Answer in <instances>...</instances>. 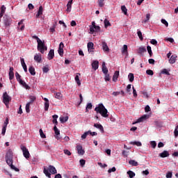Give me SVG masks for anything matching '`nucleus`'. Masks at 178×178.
Here are the masks:
<instances>
[{
  "label": "nucleus",
  "mask_w": 178,
  "mask_h": 178,
  "mask_svg": "<svg viewBox=\"0 0 178 178\" xmlns=\"http://www.w3.org/2000/svg\"><path fill=\"white\" fill-rule=\"evenodd\" d=\"M95 111L97 113L101 114L103 118H108V110L104 106V104H99V105L95 107Z\"/></svg>",
  "instance_id": "nucleus-1"
},
{
  "label": "nucleus",
  "mask_w": 178,
  "mask_h": 178,
  "mask_svg": "<svg viewBox=\"0 0 178 178\" xmlns=\"http://www.w3.org/2000/svg\"><path fill=\"white\" fill-rule=\"evenodd\" d=\"M44 173L47 177L51 178V173L52 175H56L57 173V170L54 166L49 165L48 169H46L45 168H44Z\"/></svg>",
  "instance_id": "nucleus-2"
},
{
  "label": "nucleus",
  "mask_w": 178,
  "mask_h": 178,
  "mask_svg": "<svg viewBox=\"0 0 178 178\" xmlns=\"http://www.w3.org/2000/svg\"><path fill=\"white\" fill-rule=\"evenodd\" d=\"M11 100V97L8 95L7 92H5L3 94V103L6 105V108H9V103Z\"/></svg>",
  "instance_id": "nucleus-3"
},
{
  "label": "nucleus",
  "mask_w": 178,
  "mask_h": 178,
  "mask_svg": "<svg viewBox=\"0 0 178 178\" xmlns=\"http://www.w3.org/2000/svg\"><path fill=\"white\" fill-rule=\"evenodd\" d=\"M47 50V47L45 46V43L43 40H41L38 43V51H40L41 54H44L45 51Z\"/></svg>",
  "instance_id": "nucleus-4"
},
{
  "label": "nucleus",
  "mask_w": 178,
  "mask_h": 178,
  "mask_svg": "<svg viewBox=\"0 0 178 178\" xmlns=\"http://www.w3.org/2000/svg\"><path fill=\"white\" fill-rule=\"evenodd\" d=\"M6 161L7 165L10 166L11 169H15V166L13 165V157L11 156L6 157Z\"/></svg>",
  "instance_id": "nucleus-5"
},
{
  "label": "nucleus",
  "mask_w": 178,
  "mask_h": 178,
  "mask_svg": "<svg viewBox=\"0 0 178 178\" xmlns=\"http://www.w3.org/2000/svg\"><path fill=\"white\" fill-rule=\"evenodd\" d=\"M12 19L11 18H8V17H6L3 19V24L5 26L6 28H8L10 26V25L12 24Z\"/></svg>",
  "instance_id": "nucleus-6"
},
{
  "label": "nucleus",
  "mask_w": 178,
  "mask_h": 178,
  "mask_svg": "<svg viewBox=\"0 0 178 178\" xmlns=\"http://www.w3.org/2000/svg\"><path fill=\"white\" fill-rule=\"evenodd\" d=\"M76 150H77V153L79 155H84L85 154V150L83 149V146L81 145H76Z\"/></svg>",
  "instance_id": "nucleus-7"
},
{
  "label": "nucleus",
  "mask_w": 178,
  "mask_h": 178,
  "mask_svg": "<svg viewBox=\"0 0 178 178\" xmlns=\"http://www.w3.org/2000/svg\"><path fill=\"white\" fill-rule=\"evenodd\" d=\"M94 43L92 42H88V44H87V47H88V51L89 53L93 52V49H94Z\"/></svg>",
  "instance_id": "nucleus-8"
},
{
  "label": "nucleus",
  "mask_w": 178,
  "mask_h": 178,
  "mask_svg": "<svg viewBox=\"0 0 178 178\" xmlns=\"http://www.w3.org/2000/svg\"><path fill=\"white\" fill-rule=\"evenodd\" d=\"M21 149L23 152L24 156H29L30 154L29 149L25 146H21Z\"/></svg>",
  "instance_id": "nucleus-9"
},
{
  "label": "nucleus",
  "mask_w": 178,
  "mask_h": 178,
  "mask_svg": "<svg viewBox=\"0 0 178 178\" xmlns=\"http://www.w3.org/2000/svg\"><path fill=\"white\" fill-rule=\"evenodd\" d=\"M147 118H148V115H142V117H140V118H138V120H136V121L135 122H134L133 124H138V123L143 122Z\"/></svg>",
  "instance_id": "nucleus-10"
},
{
  "label": "nucleus",
  "mask_w": 178,
  "mask_h": 178,
  "mask_svg": "<svg viewBox=\"0 0 178 178\" xmlns=\"http://www.w3.org/2000/svg\"><path fill=\"white\" fill-rule=\"evenodd\" d=\"M63 48H64V43L63 42H61L60 43L59 49H58V54H60V56H63V54H64Z\"/></svg>",
  "instance_id": "nucleus-11"
},
{
  "label": "nucleus",
  "mask_w": 178,
  "mask_h": 178,
  "mask_svg": "<svg viewBox=\"0 0 178 178\" xmlns=\"http://www.w3.org/2000/svg\"><path fill=\"white\" fill-rule=\"evenodd\" d=\"M54 130L55 134H56L55 138H56L57 140H60V139L61 138V137H60V131H59V129L57 128L56 126H55V127H54Z\"/></svg>",
  "instance_id": "nucleus-12"
},
{
  "label": "nucleus",
  "mask_w": 178,
  "mask_h": 178,
  "mask_svg": "<svg viewBox=\"0 0 178 178\" xmlns=\"http://www.w3.org/2000/svg\"><path fill=\"white\" fill-rule=\"evenodd\" d=\"M99 67V62L98 60H94L92 63V68L94 70H97L98 69V67Z\"/></svg>",
  "instance_id": "nucleus-13"
},
{
  "label": "nucleus",
  "mask_w": 178,
  "mask_h": 178,
  "mask_svg": "<svg viewBox=\"0 0 178 178\" xmlns=\"http://www.w3.org/2000/svg\"><path fill=\"white\" fill-rule=\"evenodd\" d=\"M19 83L26 90H30L31 88L29 87V85H27V83H26V82H24V81H23L22 79L20 80V81L19 82Z\"/></svg>",
  "instance_id": "nucleus-14"
},
{
  "label": "nucleus",
  "mask_w": 178,
  "mask_h": 178,
  "mask_svg": "<svg viewBox=\"0 0 178 178\" xmlns=\"http://www.w3.org/2000/svg\"><path fill=\"white\" fill-rule=\"evenodd\" d=\"M102 49L104 52L109 51V48L108 47L107 43H106V42H102Z\"/></svg>",
  "instance_id": "nucleus-15"
},
{
  "label": "nucleus",
  "mask_w": 178,
  "mask_h": 178,
  "mask_svg": "<svg viewBox=\"0 0 178 178\" xmlns=\"http://www.w3.org/2000/svg\"><path fill=\"white\" fill-rule=\"evenodd\" d=\"M73 0H70L67 3V13H70L72 10Z\"/></svg>",
  "instance_id": "nucleus-16"
},
{
  "label": "nucleus",
  "mask_w": 178,
  "mask_h": 178,
  "mask_svg": "<svg viewBox=\"0 0 178 178\" xmlns=\"http://www.w3.org/2000/svg\"><path fill=\"white\" fill-rule=\"evenodd\" d=\"M79 75H81V74L77 73L76 75L74 77V80H75L76 84L78 85V86H81V81L79 79Z\"/></svg>",
  "instance_id": "nucleus-17"
},
{
  "label": "nucleus",
  "mask_w": 178,
  "mask_h": 178,
  "mask_svg": "<svg viewBox=\"0 0 178 178\" xmlns=\"http://www.w3.org/2000/svg\"><path fill=\"white\" fill-rule=\"evenodd\" d=\"M177 58V56L176 55H172L170 59H169V63L170 64H174L175 63H176V58Z\"/></svg>",
  "instance_id": "nucleus-18"
},
{
  "label": "nucleus",
  "mask_w": 178,
  "mask_h": 178,
  "mask_svg": "<svg viewBox=\"0 0 178 178\" xmlns=\"http://www.w3.org/2000/svg\"><path fill=\"white\" fill-rule=\"evenodd\" d=\"M119 75H120V72L119 71H115V74L113 76V81H115H115H118V79L119 77Z\"/></svg>",
  "instance_id": "nucleus-19"
},
{
  "label": "nucleus",
  "mask_w": 178,
  "mask_h": 178,
  "mask_svg": "<svg viewBox=\"0 0 178 178\" xmlns=\"http://www.w3.org/2000/svg\"><path fill=\"white\" fill-rule=\"evenodd\" d=\"M54 58V50L51 49L49 54H48V59L52 60Z\"/></svg>",
  "instance_id": "nucleus-20"
},
{
  "label": "nucleus",
  "mask_w": 178,
  "mask_h": 178,
  "mask_svg": "<svg viewBox=\"0 0 178 178\" xmlns=\"http://www.w3.org/2000/svg\"><path fill=\"white\" fill-rule=\"evenodd\" d=\"M34 60L38 62V63H40L42 60V56L39 54H36L34 56Z\"/></svg>",
  "instance_id": "nucleus-21"
},
{
  "label": "nucleus",
  "mask_w": 178,
  "mask_h": 178,
  "mask_svg": "<svg viewBox=\"0 0 178 178\" xmlns=\"http://www.w3.org/2000/svg\"><path fill=\"white\" fill-rule=\"evenodd\" d=\"M129 164L133 167H137L138 166V163L135 160H130L129 162Z\"/></svg>",
  "instance_id": "nucleus-22"
},
{
  "label": "nucleus",
  "mask_w": 178,
  "mask_h": 178,
  "mask_svg": "<svg viewBox=\"0 0 178 178\" xmlns=\"http://www.w3.org/2000/svg\"><path fill=\"white\" fill-rule=\"evenodd\" d=\"M102 72H103V73H104V74H106V73H108V72L107 67H106V63H105V62H104V63H102Z\"/></svg>",
  "instance_id": "nucleus-23"
},
{
  "label": "nucleus",
  "mask_w": 178,
  "mask_h": 178,
  "mask_svg": "<svg viewBox=\"0 0 178 178\" xmlns=\"http://www.w3.org/2000/svg\"><path fill=\"white\" fill-rule=\"evenodd\" d=\"M94 127L97 129H99L102 133H104V127L99 124H95Z\"/></svg>",
  "instance_id": "nucleus-24"
},
{
  "label": "nucleus",
  "mask_w": 178,
  "mask_h": 178,
  "mask_svg": "<svg viewBox=\"0 0 178 178\" xmlns=\"http://www.w3.org/2000/svg\"><path fill=\"white\" fill-rule=\"evenodd\" d=\"M147 50H146V48L145 47H139V49H138V54H143Z\"/></svg>",
  "instance_id": "nucleus-25"
},
{
  "label": "nucleus",
  "mask_w": 178,
  "mask_h": 178,
  "mask_svg": "<svg viewBox=\"0 0 178 178\" xmlns=\"http://www.w3.org/2000/svg\"><path fill=\"white\" fill-rule=\"evenodd\" d=\"M42 10H43L42 6H40L39 7V10H38V14L36 15V18H38L40 15H42Z\"/></svg>",
  "instance_id": "nucleus-26"
},
{
  "label": "nucleus",
  "mask_w": 178,
  "mask_h": 178,
  "mask_svg": "<svg viewBox=\"0 0 178 178\" xmlns=\"http://www.w3.org/2000/svg\"><path fill=\"white\" fill-rule=\"evenodd\" d=\"M92 108V103H88L86 106V112H88L89 110H91Z\"/></svg>",
  "instance_id": "nucleus-27"
},
{
  "label": "nucleus",
  "mask_w": 178,
  "mask_h": 178,
  "mask_svg": "<svg viewBox=\"0 0 178 178\" xmlns=\"http://www.w3.org/2000/svg\"><path fill=\"white\" fill-rule=\"evenodd\" d=\"M58 118V115H57L56 114L53 115V123L55 124V126L58 125V121H57Z\"/></svg>",
  "instance_id": "nucleus-28"
},
{
  "label": "nucleus",
  "mask_w": 178,
  "mask_h": 178,
  "mask_svg": "<svg viewBox=\"0 0 178 178\" xmlns=\"http://www.w3.org/2000/svg\"><path fill=\"white\" fill-rule=\"evenodd\" d=\"M159 156H170L169 152L165 150L159 154Z\"/></svg>",
  "instance_id": "nucleus-29"
},
{
  "label": "nucleus",
  "mask_w": 178,
  "mask_h": 178,
  "mask_svg": "<svg viewBox=\"0 0 178 178\" xmlns=\"http://www.w3.org/2000/svg\"><path fill=\"white\" fill-rule=\"evenodd\" d=\"M69 119V117H60V122H61V123H65L66 122H67Z\"/></svg>",
  "instance_id": "nucleus-30"
},
{
  "label": "nucleus",
  "mask_w": 178,
  "mask_h": 178,
  "mask_svg": "<svg viewBox=\"0 0 178 178\" xmlns=\"http://www.w3.org/2000/svg\"><path fill=\"white\" fill-rule=\"evenodd\" d=\"M127 175L129 176V178H134L136 176V173L131 170H129Z\"/></svg>",
  "instance_id": "nucleus-31"
},
{
  "label": "nucleus",
  "mask_w": 178,
  "mask_h": 178,
  "mask_svg": "<svg viewBox=\"0 0 178 178\" xmlns=\"http://www.w3.org/2000/svg\"><path fill=\"white\" fill-rule=\"evenodd\" d=\"M29 71L31 73V75H35V68L33 66H30L29 68Z\"/></svg>",
  "instance_id": "nucleus-32"
},
{
  "label": "nucleus",
  "mask_w": 178,
  "mask_h": 178,
  "mask_svg": "<svg viewBox=\"0 0 178 178\" xmlns=\"http://www.w3.org/2000/svg\"><path fill=\"white\" fill-rule=\"evenodd\" d=\"M104 27L107 29L108 26H111V24L109 22V21L107 19H104Z\"/></svg>",
  "instance_id": "nucleus-33"
},
{
  "label": "nucleus",
  "mask_w": 178,
  "mask_h": 178,
  "mask_svg": "<svg viewBox=\"0 0 178 178\" xmlns=\"http://www.w3.org/2000/svg\"><path fill=\"white\" fill-rule=\"evenodd\" d=\"M121 10H122V13L124 14V15H127V8H126L125 6H122Z\"/></svg>",
  "instance_id": "nucleus-34"
},
{
  "label": "nucleus",
  "mask_w": 178,
  "mask_h": 178,
  "mask_svg": "<svg viewBox=\"0 0 178 178\" xmlns=\"http://www.w3.org/2000/svg\"><path fill=\"white\" fill-rule=\"evenodd\" d=\"M130 144L131 145H136L138 147L142 146V143L140 142H139V141L131 142Z\"/></svg>",
  "instance_id": "nucleus-35"
},
{
  "label": "nucleus",
  "mask_w": 178,
  "mask_h": 178,
  "mask_svg": "<svg viewBox=\"0 0 178 178\" xmlns=\"http://www.w3.org/2000/svg\"><path fill=\"white\" fill-rule=\"evenodd\" d=\"M86 161L85 159H80L79 163L81 168H84L86 165Z\"/></svg>",
  "instance_id": "nucleus-36"
},
{
  "label": "nucleus",
  "mask_w": 178,
  "mask_h": 178,
  "mask_svg": "<svg viewBox=\"0 0 178 178\" xmlns=\"http://www.w3.org/2000/svg\"><path fill=\"white\" fill-rule=\"evenodd\" d=\"M138 37H139V39L140 41H143V33L140 30H138Z\"/></svg>",
  "instance_id": "nucleus-37"
},
{
  "label": "nucleus",
  "mask_w": 178,
  "mask_h": 178,
  "mask_svg": "<svg viewBox=\"0 0 178 178\" xmlns=\"http://www.w3.org/2000/svg\"><path fill=\"white\" fill-rule=\"evenodd\" d=\"M147 52L149 54V57H152V54H153L152 51V47H149V46H147Z\"/></svg>",
  "instance_id": "nucleus-38"
},
{
  "label": "nucleus",
  "mask_w": 178,
  "mask_h": 178,
  "mask_svg": "<svg viewBox=\"0 0 178 178\" xmlns=\"http://www.w3.org/2000/svg\"><path fill=\"white\" fill-rule=\"evenodd\" d=\"M129 81L131 82V83H133V81H134V74H132V73H130L129 74Z\"/></svg>",
  "instance_id": "nucleus-39"
},
{
  "label": "nucleus",
  "mask_w": 178,
  "mask_h": 178,
  "mask_svg": "<svg viewBox=\"0 0 178 178\" xmlns=\"http://www.w3.org/2000/svg\"><path fill=\"white\" fill-rule=\"evenodd\" d=\"M104 1L105 0H98V4L99 8L104 7V5H105V3H104Z\"/></svg>",
  "instance_id": "nucleus-40"
},
{
  "label": "nucleus",
  "mask_w": 178,
  "mask_h": 178,
  "mask_svg": "<svg viewBox=\"0 0 178 178\" xmlns=\"http://www.w3.org/2000/svg\"><path fill=\"white\" fill-rule=\"evenodd\" d=\"M14 153L13 152V150L9 149L8 150L7 153H6V156H13Z\"/></svg>",
  "instance_id": "nucleus-41"
},
{
  "label": "nucleus",
  "mask_w": 178,
  "mask_h": 178,
  "mask_svg": "<svg viewBox=\"0 0 178 178\" xmlns=\"http://www.w3.org/2000/svg\"><path fill=\"white\" fill-rule=\"evenodd\" d=\"M15 77L17 79V81L19 83L20 80H22L21 79L22 76L19 74V72L15 73Z\"/></svg>",
  "instance_id": "nucleus-42"
},
{
  "label": "nucleus",
  "mask_w": 178,
  "mask_h": 178,
  "mask_svg": "<svg viewBox=\"0 0 178 178\" xmlns=\"http://www.w3.org/2000/svg\"><path fill=\"white\" fill-rule=\"evenodd\" d=\"M140 93L143 95L144 97L149 98L148 92L146 90H143L140 92Z\"/></svg>",
  "instance_id": "nucleus-43"
},
{
  "label": "nucleus",
  "mask_w": 178,
  "mask_h": 178,
  "mask_svg": "<svg viewBox=\"0 0 178 178\" xmlns=\"http://www.w3.org/2000/svg\"><path fill=\"white\" fill-rule=\"evenodd\" d=\"M8 75H9V79L13 80V79L15 77V73L12 72H9Z\"/></svg>",
  "instance_id": "nucleus-44"
},
{
  "label": "nucleus",
  "mask_w": 178,
  "mask_h": 178,
  "mask_svg": "<svg viewBox=\"0 0 178 178\" xmlns=\"http://www.w3.org/2000/svg\"><path fill=\"white\" fill-rule=\"evenodd\" d=\"M29 99H30L29 103L33 104L35 101L36 97L35 96L31 95V96L29 97Z\"/></svg>",
  "instance_id": "nucleus-45"
},
{
  "label": "nucleus",
  "mask_w": 178,
  "mask_h": 178,
  "mask_svg": "<svg viewBox=\"0 0 178 178\" xmlns=\"http://www.w3.org/2000/svg\"><path fill=\"white\" fill-rule=\"evenodd\" d=\"M161 23L164 24L166 27L169 26V23L165 19H161Z\"/></svg>",
  "instance_id": "nucleus-46"
},
{
  "label": "nucleus",
  "mask_w": 178,
  "mask_h": 178,
  "mask_svg": "<svg viewBox=\"0 0 178 178\" xmlns=\"http://www.w3.org/2000/svg\"><path fill=\"white\" fill-rule=\"evenodd\" d=\"M63 97V95L60 92L56 93V98L58 99H61Z\"/></svg>",
  "instance_id": "nucleus-47"
},
{
  "label": "nucleus",
  "mask_w": 178,
  "mask_h": 178,
  "mask_svg": "<svg viewBox=\"0 0 178 178\" xmlns=\"http://www.w3.org/2000/svg\"><path fill=\"white\" fill-rule=\"evenodd\" d=\"M30 104H31V102H28L26 104V111L27 113H29L30 112Z\"/></svg>",
  "instance_id": "nucleus-48"
},
{
  "label": "nucleus",
  "mask_w": 178,
  "mask_h": 178,
  "mask_svg": "<svg viewBox=\"0 0 178 178\" xmlns=\"http://www.w3.org/2000/svg\"><path fill=\"white\" fill-rule=\"evenodd\" d=\"M150 19V14H146V19L143 21V23L146 24Z\"/></svg>",
  "instance_id": "nucleus-49"
},
{
  "label": "nucleus",
  "mask_w": 178,
  "mask_h": 178,
  "mask_svg": "<svg viewBox=\"0 0 178 178\" xmlns=\"http://www.w3.org/2000/svg\"><path fill=\"white\" fill-rule=\"evenodd\" d=\"M161 74H166V75H170V73L168 72V70L167 69H163L161 71Z\"/></svg>",
  "instance_id": "nucleus-50"
},
{
  "label": "nucleus",
  "mask_w": 178,
  "mask_h": 178,
  "mask_svg": "<svg viewBox=\"0 0 178 178\" xmlns=\"http://www.w3.org/2000/svg\"><path fill=\"white\" fill-rule=\"evenodd\" d=\"M174 136L175 138H177V136H178V125L175 129Z\"/></svg>",
  "instance_id": "nucleus-51"
},
{
  "label": "nucleus",
  "mask_w": 178,
  "mask_h": 178,
  "mask_svg": "<svg viewBox=\"0 0 178 178\" xmlns=\"http://www.w3.org/2000/svg\"><path fill=\"white\" fill-rule=\"evenodd\" d=\"M104 74H105V77H104L105 81H110L111 80L110 75L108 73Z\"/></svg>",
  "instance_id": "nucleus-52"
},
{
  "label": "nucleus",
  "mask_w": 178,
  "mask_h": 178,
  "mask_svg": "<svg viewBox=\"0 0 178 178\" xmlns=\"http://www.w3.org/2000/svg\"><path fill=\"white\" fill-rule=\"evenodd\" d=\"M90 134V131H87L86 133H84L82 136H81V138L82 139H86L88 136V135Z\"/></svg>",
  "instance_id": "nucleus-53"
},
{
  "label": "nucleus",
  "mask_w": 178,
  "mask_h": 178,
  "mask_svg": "<svg viewBox=\"0 0 178 178\" xmlns=\"http://www.w3.org/2000/svg\"><path fill=\"white\" fill-rule=\"evenodd\" d=\"M39 132H40V136H41L42 138H46V136L43 133V131L42 130V129H40Z\"/></svg>",
  "instance_id": "nucleus-54"
},
{
  "label": "nucleus",
  "mask_w": 178,
  "mask_h": 178,
  "mask_svg": "<svg viewBox=\"0 0 178 178\" xmlns=\"http://www.w3.org/2000/svg\"><path fill=\"white\" fill-rule=\"evenodd\" d=\"M150 145L152 146V147L153 148H156L157 143L156 141H151L150 142Z\"/></svg>",
  "instance_id": "nucleus-55"
},
{
  "label": "nucleus",
  "mask_w": 178,
  "mask_h": 178,
  "mask_svg": "<svg viewBox=\"0 0 178 178\" xmlns=\"http://www.w3.org/2000/svg\"><path fill=\"white\" fill-rule=\"evenodd\" d=\"M146 74H148V75L152 76V75H154V72L152 70H146Z\"/></svg>",
  "instance_id": "nucleus-56"
},
{
  "label": "nucleus",
  "mask_w": 178,
  "mask_h": 178,
  "mask_svg": "<svg viewBox=\"0 0 178 178\" xmlns=\"http://www.w3.org/2000/svg\"><path fill=\"white\" fill-rule=\"evenodd\" d=\"M6 8L5 6H1V13L5 14Z\"/></svg>",
  "instance_id": "nucleus-57"
},
{
  "label": "nucleus",
  "mask_w": 178,
  "mask_h": 178,
  "mask_svg": "<svg viewBox=\"0 0 178 178\" xmlns=\"http://www.w3.org/2000/svg\"><path fill=\"white\" fill-rule=\"evenodd\" d=\"M49 102H45L44 103V110L45 111H47L49 110Z\"/></svg>",
  "instance_id": "nucleus-58"
},
{
  "label": "nucleus",
  "mask_w": 178,
  "mask_h": 178,
  "mask_svg": "<svg viewBox=\"0 0 178 178\" xmlns=\"http://www.w3.org/2000/svg\"><path fill=\"white\" fill-rule=\"evenodd\" d=\"M6 128H7L6 127L3 126L2 131H1V135L5 136L6 132Z\"/></svg>",
  "instance_id": "nucleus-59"
},
{
  "label": "nucleus",
  "mask_w": 178,
  "mask_h": 178,
  "mask_svg": "<svg viewBox=\"0 0 178 178\" xmlns=\"http://www.w3.org/2000/svg\"><path fill=\"white\" fill-rule=\"evenodd\" d=\"M166 178H172V172H168L166 174Z\"/></svg>",
  "instance_id": "nucleus-60"
},
{
  "label": "nucleus",
  "mask_w": 178,
  "mask_h": 178,
  "mask_svg": "<svg viewBox=\"0 0 178 178\" xmlns=\"http://www.w3.org/2000/svg\"><path fill=\"white\" fill-rule=\"evenodd\" d=\"M127 49H128V47L124 44V45L123 46V49H122V54L127 52Z\"/></svg>",
  "instance_id": "nucleus-61"
},
{
  "label": "nucleus",
  "mask_w": 178,
  "mask_h": 178,
  "mask_svg": "<svg viewBox=\"0 0 178 178\" xmlns=\"http://www.w3.org/2000/svg\"><path fill=\"white\" fill-rule=\"evenodd\" d=\"M133 94H134V97L135 98H136L138 97V95H137V92L136 90V89L134 88V87L133 86Z\"/></svg>",
  "instance_id": "nucleus-62"
},
{
  "label": "nucleus",
  "mask_w": 178,
  "mask_h": 178,
  "mask_svg": "<svg viewBox=\"0 0 178 178\" xmlns=\"http://www.w3.org/2000/svg\"><path fill=\"white\" fill-rule=\"evenodd\" d=\"M131 84H129L127 86V93H130L131 92Z\"/></svg>",
  "instance_id": "nucleus-63"
},
{
  "label": "nucleus",
  "mask_w": 178,
  "mask_h": 178,
  "mask_svg": "<svg viewBox=\"0 0 178 178\" xmlns=\"http://www.w3.org/2000/svg\"><path fill=\"white\" fill-rule=\"evenodd\" d=\"M49 70L48 66H45V67H43V72L47 73L49 72Z\"/></svg>",
  "instance_id": "nucleus-64"
}]
</instances>
